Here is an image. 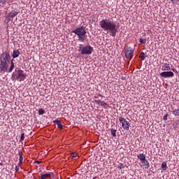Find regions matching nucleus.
<instances>
[{
	"label": "nucleus",
	"instance_id": "nucleus-1",
	"mask_svg": "<svg viewBox=\"0 0 179 179\" xmlns=\"http://www.w3.org/2000/svg\"><path fill=\"white\" fill-rule=\"evenodd\" d=\"M100 26L104 30V31H109L110 36L115 37L117 34V30L119 29V26L117 25L115 22L113 21L110 18L103 19L100 21Z\"/></svg>",
	"mask_w": 179,
	"mask_h": 179
},
{
	"label": "nucleus",
	"instance_id": "nucleus-2",
	"mask_svg": "<svg viewBox=\"0 0 179 179\" xmlns=\"http://www.w3.org/2000/svg\"><path fill=\"white\" fill-rule=\"evenodd\" d=\"M10 59V54H9L8 52L5 51L0 55V71L1 73L8 72V68H9V65L8 64Z\"/></svg>",
	"mask_w": 179,
	"mask_h": 179
},
{
	"label": "nucleus",
	"instance_id": "nucleus-3",
	"mask_svg": "<svg viewBox=\"0 0 179 179\" xmlns=\"http://www.w3.org/2000/svg\"><path fill=\"white\" fill-rule=\"evenodd\" d=\"M72 33L78 36V40L83 43L86 40V27L81 26L72 31Z\"/></svg>",
	"mask_w": 179,
	"mask_h": 179
},
{
	"label": "nucleus",
	"instance_id": "nucleus-4",
	"mask_svg": "<svg viewBox=\"0 0 179 179\" xmlns=\"http://www.w3.org/2000/svg\"><path fill=\"white\" fill-rule=\"evenodd\" d=\"M78 52H80L81 55H90L93 52V47L89 45L84 46L80 44Z\"/></svg>",
	"mask_w": 179,
	"mask_h": 179
},
{
	"label": "nucleus",
	"instance_id": "nucleus-5",
	"mask_svg": "<svg viewBox=\"0 0 179 179\" xmlns=\"http://www.w3.org/2000/svg\"><path fill=\"white\" fill-rule=\"evenodd\" d=\"M15 76H16V80H18V82H23L24 79H26V74L24 73V71L20 69H15Z\"/></svg>",
	"mask_w": 179,
	"mask_h": 179
},
{
	"label": "nucleus",
	"instance_id": "nucleus-6",
	"mask_svg": "<svg viewBox=\"0 0 179 179\" xmlns=\"http://www.w3.org/2000/svg\"><path fill=\"white\" fill-rule=\"evenodd\" d=\"M119 121L122 124V127L124 131H129V127H131V123L127 121V120L122 117H119Z\"/></svg>",
	"mask_w": 179,
	"mask_h": 179
},
{
	"label": "nucleus",
	"instance_id": "nucleus-7",
	"mask_svg": "<svg viewBox=\"0 0 179 179\" xmlns=\"http://www.w3.org/2000/svg\"><path fill=\"white\" fill-rule=\"evenodd\" d=\"M124 54L127 59H132L134 58V49L131 47L124 48Z\"/></svg>",
	"mask_w": 179,
	"mask_h": 179
},
{
	"label": "nucleus",
	"instance_id": "nucleus-8",
	"mask_svg": "<svg viewBox=\"0 0 179 179\" xmlns=\"http://www.w3.org/2000/svg\"><path fill=\"white\" fill-rule=\"evenodd\" d=\"M160 76L165 79L167 78H173V76H174V73H173V71H163L160 73Z\"/></svg>",
	"mask_w": 179,
	"mask_h": 179
},
{
	"label": "nucleus",
	"instance_id": "nucleus-9",
	"mask_svg": "<svg viewBox=\"0 0 179 179\" xmlns=\"http://www.w3.org/2000/svg\"><path fill=\"white\" fill-rule=\"evenodd\" d=\"M94 102L96 103V104H100L102 107H104V108H108V104L104 102V101L94 100Z\"/></svg>",
	"mask_w": 179,
	"mask_h": 179
},
{
	"label": "nucleus",
	"instance_id": "nucleus-10",
	"mask_svg": "<svg viewBox=\"0 0 179 179\" xmlns=\"http://www.w3.org/2000/svg\"><path fill=\"white\" fill-rule=\"evenodd\" d=\"M51 177H54L53 173H45L41 176V179H47V178H51Z\"/></svg>",
	"mask_w": 179,
	"mask_h": 179
},
{
	"label": "nucleus",
	"instance_id": "nucleus-11",
	"mask_svg": "<svg viewBox=\"0 0 179 179\" xmlns=\"http://www.w3.org/2000/svg\"><path fill=\"white\" fill-rule=\"evenodd\" d=\"M138 159L141 162V163L144 162L146 160V155L143 153L139 154L137 155Z\"/></svg>",
	"mask_w": 179,
	"mask_h": 179
},
{
	"label": "nucleus",
	"instance_id": "nucleus-12",
	"mask_svg": "<svg viewBox=\"0 0 179 179\" xmlns=\"http://www.w3.org/2000/svg\"><path fill=\"white\" fill-rule=\"evenodd\" d=\"M171 69V67L170 66L169 64L165 63L163 66H162V71H170Z\"/></svg>",
	"mask_w": 179,
	"mask_h": 179
},
{
	"label": "nucleus",
	"instance_id": "nucleus-13",
	"mask_svg": "<svg viewBox=\"0 0 179 179\" xmlns=\"http://www.w3.org/2000/svg\"><path fill=\"white\" fill-rule=\"evenodd\" d=\"M20 55V51L19 50H14L13 52V58H17Z\"/></svg>",
	"mask_w": 179,
	"mask_h": 179
},
{
	"label": "nucleus",
	"instance_id": "nucleus-14",
	"mask_svg": "<svg viewBox=\"0 0 179 179\" xmlns=\"http://www.w3.org/2000/svg\"><path fill=\"white\" fill-rule=\"evenodd\" d=\"M54 124H57L59 129H62V127H64L62 125V123H61V121L59 120H56L53 121Z\"/></svg>",
	"mask_w": 179,
	"mask_h": 179
},
{
	"label": "nucleus",
	"instance_id": "nucleus-15",
	"mask_svg": "<svg viewBox=\"0 0 179 179\" xmlns=\"http://www.w3.org/2000/svg\"><path fill=\"white\" fill-rule=\"evenodd\" d=\"M145 169H146V170H148V169H149V167H150V164H149V161H148V159H145L143 162H141Z\"/></svg>",
	"mask_w": 179,
	"mask_h": 179
},
{
	"label": "nucleus",
	"instance_id": "nucleus-16",
	"mask_svg": "<svg viewBox=\"0 0 179 179\" xmlns=\"http://www.w3.org/2000/svg\"><path fill=\"white\" fill-rule=\"evenodd\" d=\"M13 69H15V62H13V59H12L11 60V66L8 71V73H10V72H12V71H13Z\"/></svg>",
	"mask_w": 179,
	"mask_h": 179
},
{
	"label": "nucleus",
	"instance_id": "nucleus-17",
	"mask_svg": "<svg viewBox=\"0 0 179 179\" xmlns=\"http://www.w3.org/2000/svg\"><path fill=\"white\" fill-rule=\"evenodd\" d=\"M110 134L113 138H115L117 136V129L114 128L110 129Z\"/></svg>",
	"mask_w": 179,
	"mask_h": 179
},
{
	"label": "nucleus",
	"instance_id": "nucleus-18",
	"mask_svg": "<svg viewBox=\"0 0 179 179\" xmlns=\"http://www.w3.org/2000/svg\"><path fill=\"white\" fill-rule=\"evenodd\" d=\"M19 13V12L16 11V10H12L9 16L10 17H15V16H17V15Z\"/></svg>",
	"mask_w": 179,
	"mask_h": 179
},
{
	"label": "nucleus",
	"instance_id": "nucleus-19",
	"mask_svg": "<svg viewBox=\"0 0 179 179\" xmlns=\"http://www.w3.org/2000/svg\"><path fill=\"white\" fill-rule=\"evenodd\" d=\"M139 58H141V59L142 61H145V59L146 58V55H145V52H142L140 55H139Z\"/></svg>",
	"mask_w": 179,
	"mask_h": 179
},
{
	"label": "nucleus",
	"instance_id": "nucleus-20",
	"mask_svg": "<svg viewBox=\"0 0 179 179\" xmlns=\"http://www.w3.org/2000/svg\"><path fill=\"white\" fill-rule=\"evenodd\" d=\"M172 114H173V115H175L176 117H178L179 116V109H175L172 111Z\"/></svg>",
	"mask_w": 179,
	"mask_h": 179
},
{
	"label": "nucleus",
	"instance_id": "nucleus-21",
	"mask_svg": "<svg viewBox=\"0 0 179 179\" xmlns=\"http://www.w3.org/2000/svg\"><path fill=\"white\" fill-rule=\"evenodd\" d=\"M39 115H43V114H45V110L43 108H40L38 110Z\"/></svg>",
	"mask_w": 179,
	"mask_h": 179
},
{
	"label": "nucleus",
	"instance_id": "nucleus-22",
	"mask_svg": "<svg viewBox=\"0 0 179 179\" xmlns=\"http://www.w3.org/2000/svg\"><path fill=\"white\" fill-rule=\"evenodd\" d=\"M117 169H120V170L125 169V164H124L123 163L120 164L119 166H117Z\"/></svg>",
	"mask_w": 179,
	"mask_h": 179
},
{
	"label": "nucleus",
	"instance_id": "nucleus-23",
	"mask_svg": "<svg viewBox=\"0 0 179 179\" xmlns=\"http://www.w3.org/2000/svg\"><path fill=\"white\" fill-rule=\"evenodd\" d=\"M166 167H167V163L162 162V169H163V170H166Z\"/></svg>",
	"mask_w": 179,
	"mask_h": 179
},
{
	"label": "nucleus",
	"instance_id": "nucleus-24",
	"mask_svg": "<svg viewBox=\"0 0 179 179\" xmlns=\"http://www.w3.org/2000/svg\"><path fill=\"white\" fill-rule=\"evenodd\" d=\"M20 158H19V162H23V154L22 152L18 153Z\"/></svg>",
	"mask_w": 179,
	"mask_h": 179
},
{
	"label": "nucleus",
	"instance_id": "nucleus-25",
	"mask_svg": "<svg viewBox=\"0 0 179 179\" xmlns=\"http://www.w3.org/2000/svg\"><path fill=\"white\" fill-rule=\"evenodd\" d=\"M24 141V133H22L20 136V142H23Z\"/></svg>",
	"mask_w": 179,
	"mask_h": 179
},
{
	"label": "nucleus",
	"instance_id": "nucleus-26",
	"mask_svg": "<svg viewBox=\"0 0 179 179\" xmlns=\"http://www.w3.org/2000/svg\"><path fill=\"white\" fill-rule=\"evenodd\" d=\"M139 43H141V44H146V39L140 38Z\"/></svg>",
	"mask_w": 179,
	"mask_h": 179
},
{
	"label": "nucleus",
	"instance_id": "nucleus-27",
	"mask_svg": "<svg viewBox=\"0 0 179 179\" xmlns=\"http://www.w3.org/2000/svg\"><path fill=\"white\" fill-rule=\"evenodd\" d=\"M11 79H12L13 80H16V73H13L12 74Z\"/></svg>",
	"mask_w": 179,
	"mask_h": 179
},
{
	"label": "nucleus",
	"instance_id": "nucleus-28",
	"mask_svg": "<svg viewBox=\"0 0 179 179\" xmlns=\"http://www.w3.org/2000/svg\"><path fill=\"white\" fill-rule=\"evenodd\" d=\"M167 117H169V115H167V114L164 115V117H163L164 121H167Z\"/></svg>",
	"mask_w": 179,
	"mask_h": 179
},
{
	"label": "nucleus",
	"instance_id": "nucleus-29",
	"mask_svg": "<svg viewBox=\"0 0 179 179\" xmlns=\"http://www.w3.org/2000/svg\"><path fill=\"white\" fill-rule=\"evenodd\" d=\"M71 157H76V156H77L76 152H71Z\"/></svg>",
	"mask_w": 179,
	"mask_h": 179
},
{
	"label": "nucleus",
	"instance_id": "nucleus-30",
	"mask_svg": "<svg viewBox=\"0 0 179 179\" xmlns=\"http://www.w3.org/2000/svg\"><path fill=\"white\" fill-rule=\"evenodd\" d=\"M22 164H23L22 161H19V163L17 164L18 167H20V166H22Z\"/></svg>",
	"mask_w": 179,
	"mask_h": 179
},
{
	"label": "nucleus",
	"instance_id": "nucleus-31",
	"mask_svg": "<svg viewBox=\"0 0 179 179\" xmlns=\"http://www.w3.org/2000/svg\"><path fill=\"white\" fill-rule=\"evenodd\" d=\"M15 170L16 172L19 171V166H16Z\"/></svg>",
	"mask_w": 179,
	"mask_h": 179
},
{
	"label": "nucleus",
	"instance_id": "nucleus-32",
	"mask_svg": "<svg viewBox=\"0 0 179 179\" xmlns=\"http://www.w3.org/2000/svg\"><path fill=\"white\" fill-rule=\"evenodd\" d=\"M35 163L36 164H41V162H40V161H35Z\"/></svg>",
	"mask_w": 179,
	"mask_h": 179
},
{
	"label": "nucleus",
	"instance_id": "nucleus-33",
	"mask_svg": "<svg viewBox=\"0 0 179 179\" xmlns=\"http://www.w3.org/2000/svg\"><path fill=\"white\" fill-rule=\"evenodd\" d=\"M171 2H176V1H178L179 0H170Z\"/></svg>",
	"mask_w": 179,
	"mask_h": 179
},
{
	"label": "nucleus",
	"instance_id": "nucleus-34",
	"mask_svg": "<svg viewBox=\"0 0 179 179\" xmlns=\"http://www.w3.org/2000/svg\"><path fill=\"white\" fill-rule=\"evenodd\" d=\"M8 0H3V3H6V1H7Z\"/></svg>",
	"mask_w": 179,
	"mask_h": 179
},
{
	"label": "nucleus",
	"instance_id": "nucleus-35",
	"mask_svg": "<svg viewBox=\"0 0 179 179\" xmlns=\"http://www.w3.org/2000/svg\"><path fill=\"white\" fill-rule=\"evenodd\" d=\"M3 0H1V3H2V1H3Z\"/></svg>",
	"mask_w": 179,
	"mask_h": 179
},
{
	"label": "nucleus",
	"instance_id": "nucleus-36",
	"mask_svg": "<svg viewBox=\"0 0 179 179\" xmlns=\"http://www.w3.org/2000/svg\"><path fill=\"white\" fill-rule=\"evenodd\" d=\"M172 71H174V69H172Z\"/></svg>",
	"mask_w": 179,
	"mask_h": 179
},
{
	"label": "nucleus",
	"instance_id": "nucleus-37",
	"mask_svg": "<svg viewBox=\"0 0 179 179\" xmlns=\"http://www.w3.org/2000/svg\"><path fill=\"white\" fill-rule=\"evenodd\" d=\"M0 3H1V0H0Z\"/></svg>",
	"mask_w": 179,
	"mask_h": 179
}]
</instances>
